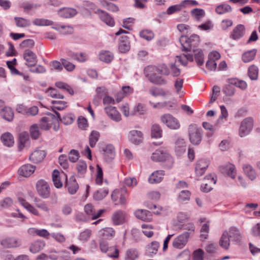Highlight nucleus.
<instances>
[{"label": "nucleus", "mask_w": 260, "mask_h": 260, "mask_svg": "<svg viewBox=\"0 0 260 260\" xmlns=\"http://www.w3.org/2000/svg\"><path fill=\"white\" fill-rule=\"evenodd\" d=\"M135 215L137 218L144 221H150L152 219L151 213L147 210H137L135 212Z\"/></svg>", "instance_id": "a211bd4d"}, {"label": "nucleus", "mask_w": 260, "mask_h": 260, "mask_svg": "<svg viewBox=\"0 0 260 260\" xmlns=\"http://www.w3.org/2000/svg\"><path fill=\"white\" fill-rule=\"evenodd\" d=\"M62 67L68 72H72L75 69V65L64 58H61Z\"/></svg>", "instance_id": "774afa93"}, {"label": "nucleus", "mask_w": 260, "mask_h": 260, "mask_svg": "<svg viewBox=\"0 0 260 260\" xmlns=\"http://www.w3.org/2000/svg\"><path fill=\"white\" fill-rule=\"evenodd\" d=\"M100 248L102 252L107 253V256L112 258H118L119 256V250L114 246L109 247L108 242L102 238L99 241Z\"/></svg>", "instance_id": "20e7f679"}, {"label": "nucleus", "mask_w": 260, "mask_h": 260, "mask_svg": "<svg viewBox=\"0 0 260 260\" xmlns=\"http://www.w3.org/2000/svg\"><path fill=\"white\" fill-rule=\"evenodd\" d=\"M157 68L153 66H148L144 69V74L147 79L152 83L158 85H166L168 84L167 79L157 75Z\"/></svg>", "instance_id": "f257e3e1"}, {"label": "nucleus", "mask_w": 260, "mask_h": 260, "mask_svg": "<svg viewBox=\"0 0 260 260\" xmlns=\"http://www.w3.org/2000/svg\"><path fill=\"white\" fill-rule=\"evenodd\" d=\"M170 155L165 148L156 150L152 154L151 158L154 161H165L170 158Z\"/></svg>", "instance_id": "1a4fd4ad"}, {"label": "nucleus", "mask_w": 260, "mask_h": 260, "mask_svg": "<svg viewBox=\"0 0 260 260\" xmlns=\"http://www.w3.org/2000/svg\"><path fill=\"white\" fill-rule=\"evenodd\" d=\"M143 139V134L140 131L134 129L128 133V139L134 144H139L142 142Z\"/></svg>", "instance_id": "ddd939ff"}, {"label": "nucleus", "mask_w": 260, "mask_h": 260, "mask_svg": "<svg viewBox=\"0 0 260 260\" xmlns=\"http://www.w3.org/2000/svg\"><path fill=\"white\" fill-rule=\"evenodd\" d=\"M159 247V244L157 241H153L147 246V252L150 255L155 254Z\"/></svg>", "instance_id": "09e8293b"}, {"label": "nucleus", "mask_w": 260, "mask_h": 260, "mask_svg": "<svg viewBox=\"0 0 260 260\" xmlns=\"http://www.w3.org/2000/svg\"><path fill=\"white\" fill-rule=\"evenodd\" d=\"M228 232L229 233V237L232 240L235 241H238L240 240V234L239 230L237 228L235 227H232Z\"/></svg>", "instance_id": "49530a36"}, {"label": "nucleus", "mask_w": 260, "mask_h": 260, "mask_svg": "<svg viewBox=\"0 0 260 260\" xmlns=\"http://www.w3.org/2000/svg\"><path fill=\"white\" fill-rule=\"evenodd\" d=\"M183 2L182 1L180 4L171 6L167 10V13L168 15H171L176 12L181 11L183 9L185 8Z\"/></svg>", "instance_id": "a19ab883"}, {"label": "nucleus", "mask_w": 260, "mask_h": 260, "mask_svg": "<svg viewBox=\"0 0 260 260\" xmlns=\"http://www.w3.org/2000/svg\"><path fill=\"white\" fill-rule=\"evenodd\" d=\"M194 59L199 66L202 65L204 62V55L203 51L200 49H193Z\"/></svg>", "instance_id": "c9c22d12"}, {"label": "nucleus", "mask_w": 260, "mask_h": 260, "mask_svg": "<svg viewBox=\"0 0 260 260\" xmlns=\"http://www.w3.org/2000/svg\"><path fill=\"white\" fill-rule=\"evenodd\" d=\"M45 246V243L42 241H37L30 246V251L32 253H37L42 250Z\"/></svg>", "instance_id": "a18cd8bd"}, {"label": "nucleus", "mask_w": 260, "mask_h": 260, "mask_svg": "<svg viewBox=\"0 0 260 260\" xmlns=\"http://www.w3.org/2000/svg\"><path fill=\"white\" fill-rule=\"evenodd\" d=\"M76 9L71 8H63L58 11V14L62 18H69L74 17L77 14Z\"/></svg>", "instance_id": "b1692460"}, {"label": "nucleus", "mask_w": 260, "mask_h": 260, "mask_svg": "<svg viewBox=\"0 0 260 260\" xmlns=\"http://www.w3.org/2000/svg\"><path fill=\"white\" fill-rule=\"evenodd\" d=\"M99 58L103 62L110 63L113 59L114 55L109 51H103L99 54Z\"/></svg>", "instance_id": "473e14b6"}, {"label": "nucleus", "mask_w": 260, "mask_h": 260, "mask_svg": "<svg viewBox=\"0 0 260 260\" xmlns=\"http://www.w3.org/2000/svg\"><path fill=\"white\" fill-rule=\"evenodd\" d=\"M219 245L224 249H228L230 245L229 233L227 231L223 232L219 240Z\"/></svg>", "instance_id": "2f4dec72"}, {"label": "nucleus", "mask_w": 260, "mask_h": 260, "mask_svg": "<svg viewBox=\"0 0 260 260\" xmlns=\"http://www.w3.org/2000/svg\"><path fill=\"white\" fill-rule=\"evenodd\" d=\"M51 103L53 105L52 109L53 110H62L67 107V103L62 101H52Z\"/></svg>", "instance_id": "5fc2aeb1"}, {"label": "nucleus", "mask_w": 260, "mask_h": 260, "mask_svg": "<svg viewBox=\"0 0 260 260\" xmlns=\"http://www.w3.org/2000/svg\"><path fill=\"white\" fill-rule=\"evenodd\" d=\"M186 150V143L184 139L178 138L175 142V151L177 155L180 156Z\"/></svg>", "instance_id": "5701e85b"}, {"label": "nucleus", "mask_w": 260, "mask_h": 260, "mask_svg": "<svg viewBox=\"0 0 260 260\" xmlns=\"http://www.w3.org/2000/svg\"><path fill=\"white\" fill-rule=\"evenodd\" d=\"M36 189L38 194L43 199H47L50 194V188L48 183L42 179L39 180L36 183Z\"/></svg>", "instance_id": "0eeeda50"}, {"label": "nucleus", "mask_w": 260, "mask_h": 260, "mask_svg": "<svg viewBox=\"0 0 260 260\" xmlns=\"http://www.w3.org/2000/svg\"><path fill=\"white\" fill-rule=\"evenodd\" d=\"M162 131L158 124H154L151 127V136L152 138H160L162 137Z\"/></svg>", "instance_id": "8fccbe9b"}, {"label": "nucleus", "mask_w": 260, "mask_h": 260, "mask_svg": "<svg viewBox=\"0 0 260 260\" xmlns=\"http://www.w3.org/2000/svg\"><path fill=\"white\" fill-rule=\"evenodd\" d=\"M256 53V49H252L247 51L242 55V60L244 62H249L253 60Z\"/></svg>", "instance_id": "79ce46f5"}, {"label": "nucleus", "mask_w": 260, "mask_h": 260, "mask_svg": "<svg viewBox=\"0 0 260 260\" xmlns=\"http://www.w3.org/2000/svg\"><path fill=\"white\" fill-rule=\"evenodd\" d=\"M1 140L3 144L8 147H11L14 144V138L9 133H6L1 136Z\"/></svg>", "instance_id": "e433bc0d"}, {"label": "nucleus", "mask_w": 260, "mask_h": 260, "mask_svg": "<svg viewBox=\"0 0 260 260\" xmlns=\"http://www.w3.org/2000/svg\"><path fill=\"white\" fill-rule=\"evenodd\" d=\"M108 193V190L106 189H100L94 192L93 198L96 201L103 200Z\"/></svg>", "instance_id": "13d9d810"}, {"label": "nucleus", "mask_w": 260, "mask_h": 260, "mask_svg": "<svg viewBox=\"0 0 260 260\" xmlns=\"http://www.w3.org/2000/svg\"><path fill=\"white\" fill-rule=\"evenodd\" d=\"M143 234L148 238L151 237L153 235V232L151 231L153 229L150 224H143L141 226Z\"/></svg>", "instance_id": "0e129e2a"}, {"label": "nucleus", "mask_w": 260, "mask_h": 260, "mask_svg": "<svg viewBox=\"0 0 260 260\" xmlns=\"http://www.w3.org/2000/svg\"><path fill=\"white\" fill-rule=\"evenodd\" d=\"M253 126V121L250 117L245 118L241 122L239 129V135L244 137L248 135L252 130Z\"/></svg>", "instance_id": "423d86ee"}, {"label": "nucleus", "mask_w": 260, "mask_h": 260, "mask_svg": "<svg viewBox=\"0 0 260 260\" xmlns=\"http://www.w3.org/2000/svg\"><path fill=\"white\" fill-rule=\"evenodd\" d=\"M209 161L205 159L199 160L196 164V177L198 178L204 174L209 166Z\"/></svg>", "instance_id": "9b49d317"}, {"label": "nucleus", "mask_w": 260, "mask_h": 260, "mask_svg": "<svg viewBox=\"0 0 260 260\" xmlns=\"http://www.w3.org/2000/svg\"><path fill=\"white\" fill-rule=\"evenodd\" d=\"M204 179L208 180V182L203 184L201 185V189L204 192H208L212 189V185L216 183V180L214 178V175L212 174L207 175Z\"/></svg>", "instance_id": "4be33fe9"}, {"label": "nucleus", "mask_w": 260, "mask_h": 260, "mask_svg": "<svg viewBox=\"0 0 260 260\" xmlns=\"http://www.w3.org/2000/svg\"><path fill=\"white\" fill-rule=\"evenodd\" d=\"M36 169V167L30 164H25L21 166L18 170L20 176L27 177L30 176Z\"/></svg>", "instance_id": "dca6fc26"}, {"label": "nucleus", "mask_w": 260, "mask_h": 260, "mask_svg": "<svg viewBox=\"0 0 260 260\" xmlns=\"http://www.w3.org/2000/svg\"><path fill=\"white\" fill-rule=\"evenodd\" d=\"M96 13L99 15L100 19L107 25L112 27L115 25L114 18L107 12L101 9H98Z\"/></svg>", "instance_id": "f8f14e48"}, {"label": "nucleus", "mask_w": 260, "mask_h": 260, "mask_svg": "<svg viewBox=\"0 0 260 260\" xmlns=\"http://www.w3.org/2000/svg\"><path fill=\"white\" fill-rule=\"evenodd\" d=\"M53 122V117H42L40 122V128L45 131L49 130Z\"/></svg>", "instance_id": "c85d7f7f"}, {"label": "nucleus", "mask_w": 260, "mask_h": 260, "mask_svg": "<svg viewBox=\"0 0 260 260\" xmlns=\"http://www.w3.org/2000/svg\"><path fill=\"white\" fill-rule=\"evenodd\" d=\"M23 58L30 66L35 64L37 62V55L30 50H25L23 53Z\"/></svg>", "instance_id": "393cba45"}, {"label": "nucleus", "mask_w": 260, "mask_h": 260, "mask_svg": "<svg viewBox=\"0 0 260 260\" xmlns=\"http://www.w3.org/2000/svg\"><path fill=\"white\" fill-rule=\"evenodd\" d=\"M100 133L96 131H92L89 137V142L91 147H94L100 138Z\"/></svg>", "instance_id": "c03bdc74"}, {"label": "nucleus", "mask_w": 260, "mask_h": 260, "mask_svg": "<svg viewBox=\"0 0 260 260\" xmlns=\"http://www.w3.org/2000/svg\"><path fill=\"white\" fill-rule=\"evenodd\" d=\"M52 181L54 186L59 188L62 186V182L60 179V173L58 170H55L52 174Z\"/></svg>", "instance_id": "58836bf2"}, {"label": "nucleus", "mask_w": 260, "mask_h": 260, "mask_svg": "<svg viewBox=\"0 0 260 260\" xmlns=\"http://www.w3.org/2000/svg\"><path fill=\"white\" fill-rule=\"evenodd\" d=\"M84 211L89 217H91L92 220L97 219L105 212V210L101 209L95 213L93 206L91 204H88L85 206Z\"/></svg>", "instance_id": "4468645a"}, {"label": "nucleus", "mask_w": 260, "mask_h": 260, "mask_svg": "<svg viewBox=\"0 0 260 260\" xmlns=\"http://www.w3.org/2000/svg\"><path fill=\"white\" fill-rule=\"evenodd\" d=\"M190 237L189 232H184L176 237L173 241L172 246L174 248L181 249L187 244Z\"/></svg>", "instance_id": "6e6552de"}, {"label": "nucleus", "mask_w": 260, "mask_h": 260, "mask_svg": "<svg viewBox=\"0 0 260 260\" xmlns=\"http://www.w3.org/2000/svg\"><path fill=\"white\" fill-rule=\"evenodd\" d=\"M16 25L19 27H26L30 25L31 21L22 17H15Z\"/></svg>", "instance_id": "de8ad7c7"}, {"label": "nucleus", "mask_w": 260, "mask_h": 260, "mask_svg": "<svg viewBox=\"0 0 260 260\" xmlns=\"http://www.w3.org/2000/svg\"><path fill=\"white\" fill-rule=\"evenodd\" d=\"M164 176V171H155L150 175L148 179V181L151 184L158 183L162 180Z\"/></svg>", "instance_id": "6ab92c4d"}, {"label": "nucleus", "mask_w": 260, "mask_h": 260, "mask_svg": "<svg viewBox=\"0 0 260 260\" xmlns=\"http://www.w3.org/2000/svg\"><path fill=\"white\" fill-rule=\"evenodd\" d=\"M193 60V57L192 54H188L186 55L182 54L180 56H176L175 62L174 63L170 64V73L173 77H178L180 74V70L176 65L177 61L180 62L183 66H186L188 61H192Z\"/></svg>", "instance_id": "f03ea898"}, {"label": "nucleus", "mask_w": 260, "mask_h": 260, "mask_svg": "<svg viewBox=\"0 0 260 260\" xmlns=\"http://www.w3.org/2000/svg\"><path fill=\"white\" fill-rule=\"evenodd\" d=\"M99 235L104 238H110L115 235V231L112 228H106L99 231Z\"/></svg>", "instance_id": "4c0bfd02"}, {"label": "nucleus", "mask_w": 260, "mask_h": 260, "mask_svg": "<svg viewBox=\"0 0 260 260\" xmlns=\"http://www.w3.org/2000/svg\"><path fill=\"white\" fill-rule=\"evenodd\" d=\"M243 170L247 177L251 180H254L256 177V174L254 169L248 164H244Z\"/></svg>", "instance_id": "cd10ccee"}, {"label": "nucleus", "mask_w": 260, "mask_h": 260, "mask_svg": "<svg viewBox=\"0 0 260 260\" xmlns=\"http://www.w3.org/2000/svg\"><path fill=\"white\" fill-rule=\"evenodd\" d=\"M112 220L116 225L122 224L125 221L124 213L120 210L115 212L113 215Z\"/></svg>", "instance_id": "7c9ffc66"}, {"label": "nucleus", "mask_w": 260, "mask_h": 260, "mask_svg": "<svg viewBox=\"0 0 260 260\" xmlns=\"http://www.w3.org/2000/svg\"><path fill=\"white\" fill-rule=\"evenodd\" d=\"M101 6L109 11L112 12H117L119 11V8L115 4L105 0L101 1Z\"/></svg>", "instance_id": "f704fd0d"}, {"label": "nucleus", "mask_w": 260, "mask_h": 260, "mask_svg": "<svg viewBox=\"0 0 260 260\" xmlns=\"http://www.w3.org/2000/svg\"><path fill=\"white\" fill-rule=\"evenodd\" d=\"M55 113L57 115L58 118L66 125L72 124L75 119V117L71 114L65 115L61 118L59 113L55 112Z\"/></svg>", "instance_id": "37998d69"}, {"label": "nucleus", "mask_w": 260, "mask_h": 260, "mask_svg": "<svg viewBox=\"0 0 260 260\" xmlns=\"http://www.w3.org/2000/svg\"><path fill=\"white\" fill-rule=\"evenodd\" d=\"M130 48L131 46L128 38L125 36L121 37L118 46L119 51L121 53H124L128 51Z\"/></svg>", "instance_id": "412c9836"}, {"label": "nucleus", "mask_w": 260, "mask_h": 260, "mask_svg": "<svg viewBox=\"0 0 260 260\" xmlns=\"http://www.w3.org/2000/svg\"><path fill=\"white\" fill-rule=\"evenodd\" d=\"M258 74V68L255 65H252L249 67L248 71V75L249 77L252 80L257 79Z\"/></svg>", "instance_id": "603ef678"}, {"label": "nucleus", "mask_w": 260, "mask_h": 260, "mask_svg": "<svg viewBox=\"0 0 260 260\" xmlns=\"http://www.w3.org/2000/svg\"><path fill=\"white\" fill-rule=\"evenodd\" d=\"M192 17L197 21H200L205 16V12L202 9L195 8L191 11Z\"/></svg>", "instance_id": "ea45409f"}, {"label": "nucleus", "mask_w": 260, "mask_h": 260, "mask_svg": "<svg viewBox=\"0 0 260 260\" xmlns=\"http://www.w3.org/2000/svg\"><path fill=\"white\" fill-rule=\"evenodd\" d=\"M244 26L242 24L238 25L233 30L231 37L234 40L241 38L244 34Z\"/></svg>", "instance_id": "c756f323"}, {"label": "nucleus", "mask_w": 260, "mask_h": 260, "mask_svg": "<svg viewBox=\"0 0 260 260\" xmlns=\"http://www.w3.org/2000/svg\"><path fill=\"white\" fill-rule=\"evenodd\" d=\"M66 186L69 192L72 194H75L79 188V185L74 176L70 178L69 181L67 182Z\"/></svg>", "instance_id": "bb28decb"}, {"label": "nucleus", "mask_w": 260, "mask_h": 260, "mask_svg": "<svg viewBox=\"0 0 260 260\" xmlns=\"http://www.w3.org/2000/svg\"><path fill=\"white\" fill-rule=\"evenodd\" d=\"M0 115L8 121H11L14 118V112L12 108L6 106L2 100H0Z\"/></svg>", "instance_id": "9d476101"}, {"label": "nucleus", "mask_w": 260, "mask_h": 260, "mask_svg": "<svg viewBox=\"0 0 260 260\" xmlns=\"http://www.w3.org/2000/svg\"><path fill=\"white\" fill-rule=\"evenodd\" d=\"M160 120L170 129L177 130L180 127L179 121L170 114L162 115L160 117Z\"/></svg>", "instance_id": "39448f33"}, {"label": "nucleus", "mask_w": 260, "mask_h": 260, "mask_svg": "<svg viewBox=\"0 0 260 260\" xmlns=\"http://www.w3.org/2000/svg\"><path fill=\"white\" fill-rule=\"evenodd\" d=\"M77 169L78 174L83 176L86 173L87 170V165L85 161H80L77 164Z\"/></svg>", "instance_id": "69168bd1"}, {"label": "nucleus", "mask_w": 260, "mask_h": 260, "mask_svg": "<svg viewBox=\"0 0 260 260\" xmlns=\"http://www.w3.org/2000/svg\"><path fill=\"white\" fill-rule=\"evenodd\" d=\"M91 235V231L89 229H86L80 234L78 239L82 242H86L89 240Z\"/></svg>", "instance_id": "e2e57ef3"}, {"label": "nucleus", "mask_w": 260, "mask_h": 260, "mask_svg": "<svg viewBox=\"0 0 260 260\" xmlns=\"http://www.w3.org/2000/svg\"><path fill=\"white\" fill-rule=\"evenodd\" d=\"M190 142L194 145L200 144L202 139V131L195 124H190L188 128Z\"/></svg>", "instance_id": "7ed1b4c3"}, {"label": "nucleus", "mask_w": 260, "mask_h": 260, "mask_svg": "<svg viewBox=\"0 0 260 260\" xmlns=\"http://www.w3.org/2000/svg\"><path fill=\"white\" fill-rule=\"evenodd\" d=\"M139 256L138 251L135 249H129L126 252L125 260H135Z\"/></svg>", "instance_id": "864d4df0"}, {"label": "nucleus", "mask_w": 260, "mask_h": 260, "mask_svg": "<svg viewBox=\"0 0 260 260\" xmlns=\"http://www.w3.org/2000/svg\"><path fill=\"white\" fill-rule=\"evenodd\" d=\"M140 36L147 41H150L154 38V34L151 30L145 29L140 32Z\"/></svg>", "instance_id": "338daca9"}, {"label": "nucleus", "mask_w": 260, "mask_h": 260, "mask_svg": "<svg viewBox=\"0 0 260 260\" xmlns=\"http://www.w3.org/2000/svg\"><path fill=\"white\" fill-rule=\"evenodd\" d=\"M46 156V152L40 149L35 150L29 156V159L34 163H38L43 160Z\"/></svg>", "instance_id": "aec40b11"}, {"label": "nucleus", "mask_w": 260, "mask_h": 260, "mask_svg": "<svg viewBox=\"0 0 260 260\" xmlns=\"http://www.w3.org/2000/svg\"><path fill=\"white\" fill-rule=\"evenodd\" d=\"M232 11V7L228 4H221L218 6L215 9L216 12L218 14H223Z\"/></svg>", "instance_id": "6e6d98bb"}, {"label": "nucleus", "mask_w": 260, "mask_h": 260, "mask_svg": "<svg viewBox=\"0 0 260 260\" xmlns=\"http://www.w3.org/2000/svg\"><path fill=\"white\" fill-rule=\"evenodd\" d=\"M1 244L3 247L7 248H16L21 245L20 241L13 237H7L3 239Z\"/></svg>", "instance_id": "2eb2a0df"}, {"label": "nucleus", "mask_w": 260, "mask_h": 260, "mask_svg": "<svg viewBox=\"0 0 260 260\" xmlns=\"http://www.w3.org/2000/svg\"><path fill=\"white\" fill-rule=\"evenodd\" d=\"M179 41L182 47L183 51H190L189 38H188L187 36H182L180 38Z\"/></svg>", "instance_id": "3c124183"}, {"label": "nucleus", "mask_w": 260, "mask_h": 260, "mask_svg": "<svg viewBox=\"0 0 260 260\" xmlns=\"http://www.w3.org/2000/svg\"><path fill=\"white\" fill-rule=\"evenodd\" d=\"M201 238L202 239H206L208 236L209 232V221H207L206 223H204L201 229Z\"/></svg>", "instance_id": "bf43d9fd"}, {"label": "nucleus", "mask_w": 260, "mask_h": 260, "mask_svg": "<svg viewBox=\"0 0 260 260\" xmlns=\"http://www.w3.org/2000/svg\"><path fill=\"white\" fill-rule=\"evenodd\" d=\"M28 232L30 234H35L40 237L45 238H48L49 236L50 235V233L45 229L29 228L28 230Z\"/></svg>", "instance_id": "72a5a7b5"}, {"label": "nucleus", "mask_w": 260, "mask_h": 260, "mask_svg": "<svg viewBox=\"0 0 260 260\" xmlns=\"http://www.w3.org/2000/svg\"><path fill=\"white\" fill-rule=\"evenodd\" d=\"M32 23L36 26H48L52 25L53 22L48 19L36 18L33 20Z\"/></svg>", "instance_id": "4d7b16f0"}, {"label": "nucleus", "mask_w": 260, "mask_h": 260, "mask_svg": "<svg viewBox=\"0 0 260 260\" xmlns=\"http://www.w3.org/2000/svg\"><path fill=\"white\" fill-rule=\"evenodd\" d=\"M105 111L112 120L116 122H119L121 120V115L115 107L111 106H107L105 108Z\"/></svg>", "instance_id": "f3484780"}, {"label": "nucleus", "mask_w": 260, "mask_h": 260, "mask_svg": "<svg viewBox=\"0 0 260 260\" xmlns=\"http://www.w3.org/2000/svg\"><path fill=\"white\" fill-rule=\"evenodd\" d=\"M55 86L58 88L67 91L71 95L74 94V91L72 87L64 82H57L56 83Z\"/></svg>", "instance_id": "680f3d73"}, {"label": "nucleus", "mask_w": 260, "mask_h": 260, "mask_svg": "<svg viewBox=\"0 0 260 260\" xmlns=\"http://www.w3.org/2000/svg\"><path fill=\"white\" fill-rule=\"evenodd\" d=\"M46 93L53 98L61 99L64 98L63 95L60 94L58 91L53 88H49L46 90Z\"/></svg>", "instance_id": "052dcab7"}, {"label": "nucleus", "mask_w": 260, "mask_h": 260, "mask_svg": "<svg viewBox=\"0 0 260 260\" xmlns=\"http://www.w3.org/2000/svg\"><path fill=\"white\" fill-rule=\"evenodd\" d=\"M104 157L107 161H111L115 157V149L113 145H108L104 150Z\"/></svg>", "instance_id": "a878e982"}]
</instances>
